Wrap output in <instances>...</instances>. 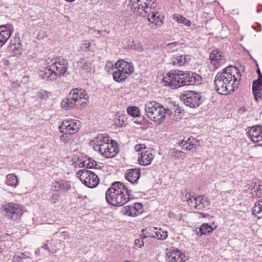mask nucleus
I'll list each match as a JSON object with an SVG mask.
<instances>
[{
  "instance_id": "nucleus-1",
  "label": "nucleus",
  "mask_w": 262,
  "mask_h": 262,
  "mask_svg": "<svg viewBox=\"0 0 262 262\" xmlns=\"http://www.w3.org/2000/svg\"><path fill=\"white\" fill-rule=\"evenodd\" d=\"M241 75L235 67L229 66L218 73L214 79L216 91L221 95H227L234 91L239 84Z\"/></svg>"
},
{
  "instance_id": "nucleus-2",
  "label": "nucleus",
  "mask_w": 262,
  "mask_h": 262,
  "mask_svg": "<svg viewBox=\"0 0 262 262\" xmlns=\"http://www.w3.org/2000/svg\"><path fill=\"white\" fill-rule=\"evenodd\" d=\"M131 191L120 182H116L105 193L107 203L115 206H122L130 199Z\"/></svg>"
},
{
  "instance_id": "nucleus-3",
  "label": "nucleus",
  "mask_w": 262,
  "mask_h": 262,
  "mask_svg": "<svg viewBox=\"0 0 262 262\" xmlns=\"http://www.w3.org/2000/svg\"><path fill=\"white\" fill-rule=\"evenodd\" d=\"M146 116L150 120L160 124L165 119L166 114H170L171 110L165 108L160 103L155 101L147 102L144 105Z\"/></svg>"
},
{
  "instance_id": "nucleus-4",
  "label": "nucleus",
  "mask_w": 262,
  "mask_h": 262,
  "mask_svg": "<svg viewBox=\"0 0 262 262\" xmlns=\"http://www.w3.org/2000/svg\"><path fill=\"white\" fill-rule=\"evenodd\" d=\"M0 209L3 215L11 221L19 219L24 212V208L22 205L13 202L3 204Z\"/></svg>"
},
{
  "instance_id": "nucleus-5",
  "label": "nucleus",
  "mask_w": 262,
  "mask_h": 262,
  "mask_svg": "<svg viewBox=\"0 0 262 262\" xmlns=\"http://www.w3.org/2000/svg\"><path fill=\"white\" fill-rule=\"evenodd\" d=\"M184 72L179 70H171L167 73L163 78L165 85L172 89L184 86L183 78Z\"/></svg>"
},
{
  "instance_id": "nucleus-6",
  "label": "nucleus",
  "mask_w": 262,
  "mask_h": 262,
  "mask_svg": "<svg viewBox=\"0 0 262 262\" xmlns=\"http://www.w3.org/2000/svg\"><path fill=\"white\" fill-rule=\"evenodd\" d=\"M129 5L134 13L143 16H146L150 13L152 7L154 9L152 0H129Z\"/></svg>"
},
{
  "instance_id": "nucleus-7",
  "label": "nucleus",
  "mask_w": 262,
  "mask_h": 262,
  "mask_svg": "<svg viewBox=\"0 0 262 262\" xmlns=\"http://www.w3.org/2000/svg\"><path fill=\"white\" fill-rule=\"evenodd\" d=\"M82 183L89 188H94L99 183V179L94 172L87 169L80 170L77 172Z\"/></svg>"
},
{
  "instance_id": "nucleus-8",
  "label": "nucleus",
  "mask_w": 262,
  "mask_h": 262,
  "mask_svg": "<svg viewBox=\"0 0 262 262\" xmlns=\"http://www.w3.org/2000/svg\"><path fill=\"white\" fill-rule=\"evenodd\" d=\"M181 99L184 104L190 107L196 108L202 103V97L199 93L187 91L182 94Z\"/></svg>"
},
{
  "instance_id": "nucleus-9",
  "label": "nucleus",
  "mask_w": 262,
  "mask_h": 262,
  "mask_svg": "<svg viewBox=\"0 0 262 262\" xmlns=\"http://www.w3.org/2000/svg\"><path fill=\"white\" fill-rule=\"evenodd\" d=\"M80 122L76 120H64L59 126L60 132L63 134H74L79 130Z\"/></svg>"
},
{
  "instance_id": "nucleus-10",
  "label": "nucleus",
  "mask_w": 262,
  "mask_h": 262,
  "mask_svg": "<svg viewBox=\"0 0 262 262\" xmlns=\"http://www.w3.org/2000/svg\"><path fill=\"white\" fill-rule=\"evenodd\" d=\"M50 67L55 75L56 78L63 75L67 70V61L62 58H55L51 60V62H48Z\"/></svg>"
},
{
  "instance_id": "nucleus-11",
  "label": "nucleus",
  "mask_w": 262,
  "mask_h": 262,
  "mask_svg": "<svg viewBox=\"0 0 262 262\" xmlns=\"http://www.w3.org/2000/svg\"><path fill=\"white\" fill-rule=\"evenodd\" d=\"M68 96L75 103L78 101L82 100L80 104L81 107H85L87 105V101L89 97L87 92L83 89L77 88L72 89Z\"/></svg>"
},
{
  "instance_id": "nucleus-12",
  "label": "nucleus",
  "mask_w": 262,
  "mask_h": 262,
  "mask_svg": "<svg viewBox=\"0 0 262 262\" xmlns=\"http://www.w3.org/2000/svg\"><path fill=\"white\" fill-rule=\"evenodd\" d=\"M165 259L167 262H184L185 256L178 249L170 247L166 250Z\"/></svg>"
},
{
  "instance_id": "nucleus-13",
  "label": "nucleus",
  "mask_w": 262,
  "mask_h": 262,
  "mask_svg": "<svg viewBox=\"0 0 262 262\" xmlns=\"http://www.w3.org/2000/svg\"><path fill=\"white\" fill-rule=\"evenodd\" d=\"M210 204L209 199L205 195H199L194 198L191 201L190 207L197 210H203Z\"/></svg>"
},
{
  "instance_id": "nucleus-14",
  "label": "nucleus",
  "mask_w": 262,
  "mask_h": 262,
  "mask_svg": "<svg viewBox=\"0 0 262 262\" xmlns=\"http://www.w3.org/2000/svg\"><path fill=\"white\" fill-rule=\"evenodd\" d=\"M251 141L258 146H262V126H252L248 132Z\"/></svg>"
},
{
  "instance_id": "nucleus-15",
  "label": "nucleus",
  "mask_w": 262,
  "mask_h": 262,
  "mask_svg": "<svg viewBox=\"0 0 262 262\" xmlns=\"http://www.w3.org/2000/svg\"><path fill=\"white\" fill-rule=\"evenodd\" d=\"M184 86L199 85L202 83V77L195 73L184 72Z\"/></svg>"
},
{
  "instance_id": "nucleus-16",
  "label": "nucleus",
  "mask_w": 262,
  "mask_h": 262,
  "mask_svg": "<svg viewBox=\"0 0 262 262\" xmlns=\"http://www.w3.org/2000/svg\"><path fill=\"white\" fill-rule=\"evenodd\" d=\"M96 147V151L100 152L105 158H112L116 154V148L114 146L113 143L107 142L102 145V146Z\"/></svg>"
},
{
  "instance_id": "nucleus-17",
  "label": "nucleus",
  "mask_w": 262,
  "mask_h": 262,
  "mask_svg": "<svg viewBox=\"0 0 262 262\" xmlns=\"http://www.w3.org/2000/svg\"><path fill=\"white\" fill-rule=\"evenodd\" d=\"M209 59L211 63L214 66L215 69L225 61L223 54L217 49H215L211 51L210 54Z\"/></svg>"
},
{
  "instance_id": "nucleus-18",
  "label": "nucleus",
  "mask_w": 262,
  "mask_h": 262,
  "mask_svg": "<svg viewBox=\"0 0 262 262\" xmlns=\"http://www.w3.org/2000/svg\"><path fill=\"white\" fill-rule=\"evenodd\" d=\"M138 162L140 165L146 166L149 165L154 158L153 151L149 148L145 151H142L139 154Z\"/></svg>"
},
{
  "instance_id": "nucleus-19",
  "label": "nucleus",
  "mask_w": 262,
  "mask_h": 262,
  "mask_svg": "<svg viewBox=\"0 0 262 262\" xmlns=\"http://www.w3.org/2000/svg\"><path fill=\"white\" fill-rule=\"evenodd\" d=\"M141 171L138 168H132L127 169L125 174L124 177L126 180L133 184L138 183L139 179L140 177Z\"/></svg>"
},
{
  "instance_id": "nucleus-20",
  "label": "nucleus",
  "mask_w": 262,
  "mask_h": 262,
  "mask_svg": "<svg viewBox=\"0 0 262 262\" xmlns=\"http://www.w3.org/2000/svg\"><path fill=\"white\" fill-rule=\"evenodd\" d=\"M12 31L10 26H0V48L4 45L10 38Z\"/></svg>"
},
{
  "instance_id": "nucleus-21",
  "label": "nucleus",
  "mask_w": 262,
  "mask_h": 262,
  "mask_svg": "<svg viewBox=\"0 0 262 262\" xmlns=\"http://www.w3.org/2000/svg\"><path fill=\"white\" fill-rule=\"evenodd\" d=\"M142 207L141 203H135L133 205L125 207L124 214L129 216H135L142 212Z\"/></svg>"
},
{
  "instance_id": "nucleus-22",
  "label": "nucleus",
  "mask_w": 262,
  "mask_h": 262,
  "mask_svg": "<svg viewBox=\"0 0 262 262\" xmlns=\"http://www.w3.org/2000/svg\"><path fill=\"white\" fill-rule=\"evenodd\" d=\"M115 67L119 68L124 72L127 73V75L129 76L134 71V68L132 62H128L123 60H118L115 63Z\"/></svg>"
},
{
  "instance_id": "nucleus-23",
  "label": "nucleus",
  "mask_w": 262,
  "mask_h": 262,
  "mask_svg": "<svg viewBox=\"0 0 262 262\" xmlns=\"http://www.w3.org/2000/svg\"><path fill=\"white\" fill-rule=\"evenodd\" d=\"M109 137L106 134H99L97 136L91 141L90 144L93 146L94 149L96 151V147L102 146V145L109 142Z\"/></svg>"
},
{
  "instance_id": "nucleus-24",
  "label": "nucleus",
  "mask_w": 262,
  "mask_h": 262,
  "mask_svg": "<svg viewBox=\"0 0 262 262\" xmlns=\"http://www.w3.org/2000/svg\"><path fill=\"white\" fill-rule=\"evenodd\" d=\"M92 59L88 58H81L77 61V64L81 71L89 73L92 70Z\"/></svg>"
},
{
  "instance_id": "nucleus-25",
  "label": "nucleus",
  "mask_w": 262,
  "mask_h": 262,
  "mask_svg": "<svg viewBox=\"0 0 262 262\" xmlns=\"http://www.w3.org/2000/svg\"><path fill=\"white\" fill-rule=\"evenodd\" d=\"M71 188L69 183L63 180L54 181L51 185V190L55 191L59 190L68 191Z\"/></svg>"
},
{
  "instance_id": "nucleus-26",
  "label": "nucleus",
  "mask_w": 262,
  "mask_h": 262,
  "mask_svg": "<svg viewBox=\"0 0 262 262\" xmlns=\"http://www.w3.org/2000/svg\"><path fill=\"white\" fill-rule=\"evenodd\" d=\"M39 75L40 77L46 80L52 81L57 79L51 68L50 67V64L46 68L40 69Z\"/></svg>"
},
{
  "instance_id": "nucleus-27",
  "label": "nucleus",
  "mask_w": 262,
  "mask_h": 262,
  "mask_svg": "<svg viewBox=\"0 0 262 262\" xmlns=\"http://www.w3.org/2000/svg\"><path fill=\"white\" fill-rule=\"evenodd\" d=\"M156 4L154 5V9L153 7L151 9L150 13H147L146 16L148 17V20L151 23L155 22L156 25L159 23H162V19L164 17L155 10Z\"/></svg>"
},
{
  "instance_id": "nucleus-28",
  "label": "nucleus",
  "mask_w": 262,
  "mask_h": 262,
  "mask_svg": "<svg viewBox=\"0 0 262 262\" xmlns=\"http://www.w3.org/2000/svg\"><path fill=\"white\" fill-rule=\"evenodd\" d=\"M187 56L186 55L175 54L170 58V63L176 66H183L187 62Z\"/></svg>"
},
{
  "instance_id": "nucleus-29",
  "label": "nucleus",
  "mask_w": 262,
  "mask_h": 262,
  "mask_svg": "<svg viewBox=\"0 0 262 262\" xmlns=\"http://www.w3.org/2000/svg\"><path fill=\"white\" fill-rule=\"evenodd\" d=\"M252 93L255 101L262 99V82L254 81L252 84Z\"/></svg>"
},
{
  "instance_id": "nucleus-30",
  "label": "nucleus",
  "mask_w": 262,
  "mask_h": 262,
  "mask_svg": "<svg viewBox=\"0 0 262 262\" xmlns=\"http://www.w3.org/2000/svg\"><path fill=\"white\" fill-rule=\"evenodd\" d=\"M198 142V141L196 139L188 138L186 141L182 140L180 143V145L182 146V148L190 150L193 149H195Z\"/></svg>"
},
{
  "instance_id": "nucleus-31",
  "label": "nucleus",
  "mask_w": 262,
  "mask_h": 262,
  "mask_svg": "<svg viewBox=\"0 0 262 262\" xmlns=\"http://www.w3.org/2000/svg\"><path fill=\"white\" fill-rule=\"evenodd\" d=\"M251 190L253 197H262V181L256 180Z\"/></svg>"
},
{
  "instance_id": "nucleus-32",
  "label": "nucleus",
  "mask_w": 262,
  "mask_h": 262,
  "mask_svg": "<svg viewBox=\"0 0 262 262\" xmlns=\"http://www.w3.org/2000/svg\"><path fill=\"white\" fill-rule=\"evenodd\" d=\"M128 77L126 72H124L119 68L115 67V70L113 72V78L118 82L124 81Z\"/></svg>"
},
{
  "instance_id": "nucleus-33",
  "label": "nucleus",
  "mask_w": 262,
  "mask_h": 262,
  "mask_svg": "<svg viewBox=\"0 0 262 262\" xmlns=\"http://www.w3.org/2000/svg\"><path fill=\"white\" fill-rule=\"evenodd\" d=\"M252 214L258 219L262 218V199L257 201L254 205L252 210Z\"/></svg>"
},
{
  "instance_id": "nucleus-34",
  "label": "nucleus",
  "mask_w": 262,
  "mask_h": 262,
  "mask_svg": "<svg viewBox=\"0 0 262 262\" xmlns=\"http://www.w3.org/2000/svg\"><path fill=\"white\" fill-rule=\"evenodd\" d=\"M18 183V178L15 174H9L6 176V183L7 185L15 188Z\"/></svg>"
},
{
  "instance_id": "nucleus-35",
  "label": "nucleus",
  "mask_w": 262,
  "mask_h": 262,
  "mask_svg": "<svg viewBox=\"0 0 262 262\" xmlns=\"http://www.w3.org/2000/svg\"><path fill=\"white\" fill-rule=\"evenodd\" d=\"M75 105L76 103L73 100V99H70L69 96L67 98L62 100L61 102V107L66 110L72 109L74 108Z\"/></svg>"
},
{
  "instance_id": "nucleus-36",
  "label": "nucleus",
  "mask_w": 262,
  "mask_h": 262,
  "mask_svg": "<svg viewBox=\"0 0 262 262\" xmlns=\"http://www.w3.org/2000/svg\"><path fill=\"white\" fill-rule=\"evenodd\" d=\"M169 154L171 157L176 159L184 160L186 157V154L184 152L176 148L171 149L169 151Z\"/></svg>"
},
{
  "instance_id": "nucleus-37",
  "label": "nucleus",
  "mask_w": 262,
  "mask_h": 262,
  "mask_svg": "<svg viewBox=\"0 0 262 262\" xmlns=\"http://www.w3.org/2000/svg\"><path fill=\"white\" fill-rule=\"evenodd\" d=\"M80 167H84L86 168H93L96 165V162L92 158H88L84 161H81L79 163Z\"/></svg>"
},
{
  "instance_id": "nucleus-38",
  "label": "nucleus",
  "mask_w": 262,
  "mask_h": 262,
  "mask_svg": "<svg viewBox=\"0 0 262 262\" xmlns=\"http://www.w3.org/2000/svg\"><path fill=\"white\" fill-rule=\"evenodd\" d=\"M155 235H152L151 236L160 240H164L168 236L167 231L163 230L161 228H159V230L155 233Z\"/></svg>"
},
{
  "instance_id": "nucleus-39",
  "label": "nucleus",
  "mask_w": 262,
  "mask_h": 262,
  "mask_svg": "<svg viewBox=\"0 0 262 262\" xmlns=\"http://www.w3.org/2000/svg\"><path fill=\"white\" fill-rule=\"evenodd\" d=\"M213 229L210 225L208 224H203L200 227L199 231L200 235L206 234L212 232Z\"/></svg>"
},
{
  "instance_id": "nucleus-40",
  "label": "nucleus",
  "mask_w": 262,
  "mask_h": 262,
  "mask_svg": "<svg viewBox=\"0 0 262 262\" xmlns=\"http://www.w3.org/2000/svg\"><path fill=\"white\" fill-rule=\"evenodd\" d=\"M126 120V118L125 115H116L115 119V124L119 127H122L125 124V122Z\"/></svg>"
},
{
  "instance_id": "nucleus-41",
  "label": "nucleus",
  "mask_w": 262,
  "mask_h": 262,
  "mask_svg": "<svg viewBox=\"0 0 262 262\" xmlns=\"http://www.w3.org/2000/svg\"><path fill=\"white\" fill-rule=\"evenodd\" d=\"M173 18L177 20L179 23H182L187 26H190L191 25V21L189 20H188L186 18L183 17L182 15H174Z\"/></svg>"
},
{
  "instance_id": "nucleus-42",
  "label": "nucleus",
  "mask_w": 262,
  "mask_h": 262,
  "mask_svg": "<svg viewBox=\"0 0 262 262\" xmlns=\"http://www.w3.org/2000/svg\"><path fill=\"white\" fill-rule=\"evenodd\" d=\"M127 112L128 115L134 117H137L140 116L139 108L136 106L128 107Z\"/></svg>"
},
{
  "instance_id": "nucleus-43",
  "label": "nucleus",
  "mask_w": 262,
  "mask_h": 262,
  "mask_svg": "<svg viewBox=\"0 0 262 262\" xmlns=\"http://www.w3.org/2000/svg\"><path fill=\"white\" fill-rule=\"evenodd\" d=\"M10 49L14 55H17L20 54L22 50V45L21 43L10 45Z\"/></svg>"
},
{
  "instance_id": "nucleus-44",
  "label": "nucleus",
  "mask_w": 262,
  "mask_h": 262,
  "mask_svg": "<svg viewBox=\"0 0 262 262\" xmlns=\"http://www.w3.org/2000/svg\"><path fill=\"white\" fill-rule=\"evenodd\" d=\"M194 198L195 197L193 196L191 192L187 191L186 190H185V195H183L182 196V199H183V200L184 201H186L189 206L191 201H192V200L194 199Z\"/></svg>"
},
{
  "instance_id": "nucleus-45",
  "label": "nucleus",
  "mask_w": 262,
  "mask_h": 262,
  "mask_svg": "<svg viewBox=\"0 0 262 262\" xmlns=\"http://www.w3.org/2000/svg\"><path fill=\"white\" fill-rule=\"evenodd\" d=\"M179 47V44L177 42H173L168 43L166 45V49L171 52H173L177 50Z\"/></svg>"
},
{
  "instance_id": "nucleus-46",
  "label": "nucleus",
  "mask_w": 262,
  "mask_h": 262,
  "mask_svg": "<svg viewBox=\"0 0 262 262\" xmlns=\"http://www.w3.org/2000/svg\"><path fill=\"white\" fill-rule=\"evenodd\" d=\"M131 49L140 52L143 51V47L140 42L133 43L131 45Z\"/></svg>"
},
{
  "instance_id": "nucleus-47",
  "label": "nucleus",
  "mask_w": 262,
  "mask_h": 262,
  "mask_svg": "<svg viewBox=\"0 0 262 262\" xmlns=\"http://www.w3.org/2000/svg\"><path fill=\"white\" fill-rule=\"evenodd\" d=\"M19 43H21L19 37L17 34H15V36L11 39L10 45H14Z\"/></svg>"
},
{
  "instance_id": "nucleus-48",
  "label": "nucleus",
  "mask_w": 262,
  "mask_h": 262,
  "mask_svg": "<svg viewBox=\"0 0 262 262\" xmlns=\"http://www.w3.org/2000/svg\"><path fill=\"white\" fill-rule=\"evenodd\" d=\"M134 149L136 151L141 152L142 151H145L147 148L145 147L144 144H140L136 145L134 147Z\"/></svg>"
},
{
  "instance_id": "nucleus-49",
  "label": "nucleus",
  "mask_w": 262,
  "mask_h": 262,
  "mask_svg": "<svg viewBox=\"0 0 262 262\" xmlns=\"http://www.w3.org/2000/svg\"><path fill=\"white\" fill-rule=\"evenodd\" d=\"M134 244L138 248H141L144 247V243L143 240H142L140 238H138L135 240Z\"/></svg>"
},
{
  "instance_id": "nucleus-50",
  "label": "nucleus",
  "mask_w": 262,
  "mask_h": 262,
  "mask_svg": "<svg viewBox=\"0 0 262 262\" xmlns=\"http://www.w3.org/2000/svg\"><path fill=\"white\" fill-rule=\"evenodd\" d=\"M90 45L91 43L89 42L86 40L84 41L81 47V50H90Z\"/></svg>"
},
{
  "instance_id": "nucleus-51",
  "label": "nucleus",
  "mask_w": 262,
  "mask_h": 262,
  "mask_svg": "<svg viewBox=\"0 0 262 262\" xmlns=\"http://www.w3.org/2000/svg\"><path fill=\"white\" fill-rule=\"evenodd\" d=\"M24 258V254L21 253L20 255L14 256L12 259V262H20L22 261L23 259Z\"/></svg>"
},
{
  "instance_id": "nucleus-52",
  "label": "nucleus",
  "mask_w": 262,
  "mask_h": 262,
  "mask_svg": "<svg viewBox=\"0 0 262 262\" xmlns=\"http://www.w3.org/2000/svg\"><path fill=\"white\" fill-rule=\"evenodd\" d=\"M60 139L63 142H68L70 140V138L68 136V135L66 134L60 136Z\"/></svg>"
},
{
  "instance_id": "nucleus-53",
  "label": "nucleus",
  "mask_w": 262,
  "mask_h": 262,
  "mask_svg": "<svg viewBox=\"0 0 262 262\" xmlns=\"http://www.w3.org/2000/svg\"><path fill=\"white\" fill-rule=\"evenodd\" d=\"M42 248L46 250H48L49 251H50V249L48 246V245L47 244H44L42 246Z\"/></svg>"
},
{
  "instance_id": "nucleus-54",
  "label": "nucleus",
  "mask_w": 262,
  "mask_h": 262,
  "mask_svg": "<svg viewBox=\"0 0 262 262\" xmlns=\"http://www.w3.org/2000/svg\"><path fill=\"white\" fill-rule=\"evenodd\" d=\"M258 76V79L255 80V81L262 82V74H259Z\"/></svg>"
},
{
  "instance_id": "nucleus-55",
  "label": "nucleus",
  "mask_w": 262,
  "mask_h": 262,
  "mask_svg": "<svg viewBox=\"0 0 262 262\" xmlns=\"http://www.w3.org/2000/svg\"><path fill=\"white\" fill-rule=\"evenodd\" d=\"M200 214L201 217H202L203 218L207 217L209 216V214L208 213H200Z\"/></svg>"
},
{
  "instance_id": "nucleus-56",
  "label": "nucleus",
  "mask_w": 262,
  "mask_h": 262,
  "mask_svg": "<svg viewBox=\"0 0 262 262\" xmlns=\"http://www.w3.org/2000/svg\"><path fill=\"white\" fill-rule=\"evenodd\" d=\"M148 236L145 234H141L140 235V238L142 240L146 238Z\"/></svg>"
},
{
  "instance_id": "nucleus-57",
  "label": "nucleus",
  "mask_w": 262,
  "mask_h": 262,
  "mask_svg": "<svg viewBox=\"0 0 262 262\" xmlns=\"http://www.w3.org/2000/svg\"><path fill=\"white\" fill-rule=\"evenodd\" d=\"M60 234L63 235L64 239H66L67 237H68V233L66 231L61 232Z\"/></svg>"
},
{
  "instance_id": "nucleus-58",
  "label": "nucleus",
  "mask_w": 262,
  "mask_h": 262,
  "mask_svg": "<svg viewBox=\"0 0 262 262\" xmlns=\"http://www.w3.org/2000/svg\"><path fill=\"white\" fill-rule=\"evenodd\" d=\"M231 191H222L221 192V194L224 196L225 195H226V193H231Z\"/></svg>"
},
{
  "instance_id": "nucleus-59",
  "label": "nucleus",
  "mask_w": 262,
  "mask_h": 262,
  "mask_svg": "<svg viewBox=\"0 0 262 262\" xmlns=\"http://www.w3.org/2000/svg\"><path fill=\"white\" fill-rule=\"evenodd\" d=\"M256 72H257V73L258 75L259 74H261V72H260V69H259V68H258L257 69V70H256Z\"/></svg>"
},
{
  "instance_id": "nucleus-60",
  "label": "nucleus",
  "mask_w": 262,
  "mask_h": 262,
  "mask_svg": "<svg viewBox=\"0 0 262 262\" xmlns=\"http://www.w3.org/2000/svg\"><path fill=\"white\" fill-rule=\"evenodd\" d=\"M2 249L0 248V254L2 253Z\"/></svg>"
},
{
  "instance_id": "nucleus-61",
  "label": "nucleus",
  "mask_w": 262,
  "mask_h": 262,
  "mask_svg": "<svg viewBox=\"0 0 262 262\" xmlns=\"http://www.w3.org/2000/svg\"><path fill=\"white\" fill-rule=\"evenodd\" d=\"M123 262H132V261H130V260H125V261H123Z\"/></svg>"
},
{
  "instance_id": "nucleus-62",
  "label": "nucleus",
  "mask_w": 262,
  "mask_h": 262,
  "mask_svg": "<svg viewBox=\"0 0 262 262\" xmlns=\"http://www.w3.org/2000/svg\"><path fill=\"white\" fill-rule=\"evenodd\" d=\"M44 93H45V96L46 97H47V94H46V92H44Z\"/></svg>"
},
{
  "instance_id": "nucleus-63",
  "label": "nucleus",
  "mask_w": 262,
  "mask_h": 262,
  "mask_svg": "<svg viewBox=\"0 0 262 262\" xmlns=\"http://www.w3.org/2000/svg\"><path fill=\"white\" fill-rule=\"evenodd\" d=\"M39 251V250H37V251H36V253H38V252Z\"/></svg>"
}]
</instances>
